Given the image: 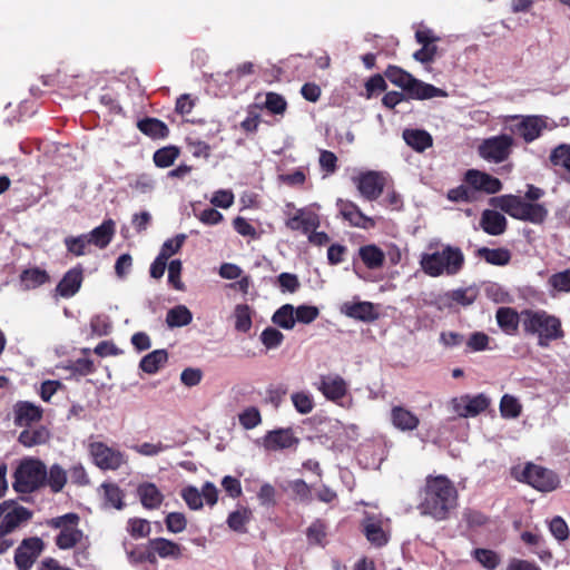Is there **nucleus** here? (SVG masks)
Listing matches in <instances>:
<instances>
[{"label": "nucleus", "mask_w": 570, "mask_h": 570, "mask_svg": "<svg viewBox=\"0 0 570 570\" xmlns=\"http://www.w3.org/2000/svg\"><path fill=\"white\" fill-rule=\"evenodd\" d=\"M320 316L318 307L314 305L302 304L295 307L296 323L311 324Z\"/></svg>", "instance_id": "nucleus-52"}, {"label": "nucleus", "mask_w": 570, "mask_h": 570, "mask_svg": "<svg viewBox=\"0 0 570 570\" xmlns=\"http://www.w3.org/2000/svg\"><path fill=\"white\" fill-rule=\"evenodd\" d=\"M511 475L519 482L527 483L540 492H551L560 484L557 473L531 462L527 463L523 468H512Z\"/></svg>", "instance_id": "nucleus-6"}, {"label": "nucleus", "mask_w": 570, "mask_h": 570, "mask_svg": "<svg viewBox=\"0 0 570 570\" xmlns=\"http://www.w3.org/2000/svg\"><path fill=\"white\" fill-rule=\"evenodd\" d=\"M265 107L272 114L282 115L287 107L285 98L276 92H268L265 99Z\"/></svg>", "instance_id": "nucleus-61"}, {"label": "nucleus", "mask_w": 570, "mask_h": 570, "mask_svg": "<svg viewBox=\"0 0 570 570\" xmlns=\"http://www.w3.org/2000/svg\"><path fill=\"white\" fill-rule=\"evenodd\" d=\"M361 196L370 202L376 200L383 193L385 175L382 171L366 170L352 178Z\"/></svg>", "instance_id": "nucleus-13"}, {"label": "nucleus", "mask_w": 570, "mask_h": 570, "mask_svg": "<svg viewBox=\"0 0 570 570\" xmlns=\"http://www.w3.org/2000/svg\"><path fill=\"white\" fill-rule=\"evenodd\" d=\"M45 550V543L39 537L26 538L14 551V563L18 570H30Z\"/></svg>", "instance_id": "nucleus-14"}, {"label": "nucleus", "mask_w": 570, "mask_h": 570, "mask_svg": "<svg viewBox=\"0 0 570 570\" xmlns=\"http://www.w3.org/2000/svg\"><path fill=\"white\" fill-rule=\"evenodd\" d=\"M47 466L38 458L22 459L13 472L12 488L17 493L30 494L46 487Z\"/></svg>", "instance_id": "nucleus-5"}, {"label": "nucleus", "mask_w": 570, "mask_h": 570, "mask_svg": "<svg viewBox=\"0 0 570 570\" xmlns=\"http://www.w3.org/2000/svg\"><path fill=\"white\" fill-rule=\"evenodd\" d=\"M480 226L488 235L499 236L507 229V218L497 210L484 209L481 214Z\"/></svg>", "instance_id": "nucleus-26"}, {"label": "nucleus", "mask_w": 570, "mask_h": 570, "mask_svg": "<svg viewBox=\"0 0 570 570\" xmlns=\"http://www.w3.org/2000/svg\"><path fill=\"white\" fill-rule=\"evenodd\" d=\"M137 127L144 135L153 139H164L169 135L168 126L157 118L140 119Z\"/></svg>", "instance_id": "nucleus-32"}, {"label": "nucleus", "mask_w": 570, "mask_h": 570, "mask_svg": "<svg viewBox=\"0 0 570 570\" xmlns=\"http://www.w3.org/2000/svg\"><path fill=\"white\" fill-rule=\"evenodd\" d=\"M549 530L558 541H564L569 538V528L567 522L559 515L553 517L549 522Z\"/></svg>", "instance_id": "nucleus-62"}, {"label": "nucleus", "mask_w": 570, "mask_h": 570, "mask_svg": "<svg viewBox=\"0 0 570 570\" xmlns=\"http://www.w3.org/2000/svg\"><path fill=\"white\" fill-rule=\"evenodd\" d=\"M464 181L473 189L487 194H497L502 189V183L499 178L478 169L466 170Z\"/></svg>", "instance_id": "nucleus-16"}, {"label": "nucleus", "mask_w": 570, "mask_h": 570, "mask_svg": "<svg viewBox=\"0 0 570 570\" xmlns=\"http://www.w3.org/2000/svg\"><path fill=\"white\" fill-rule=\"evenodd\" d=\"M92 462L102 471H116L127 463V455L118 448L97 441L89 444Z\"/></svg>", "instance_id": "nucleus-11"}, {"label": "nucleus", "mask_w": 570, "mask_h": 570, "mask_svg": "<svg viewBox=\"0 0 570 570\" xmlns=\"http://www.w3.org/2000/svg\"><path fill=\"white\" fill-rule=\"evenodd\" d=\"M521 324L525 334L538 337L540 347H548L552 341L564 335L560 318L544 309H523Z\"/></svg>", "instance_id": "nucleus-2"}, {"label": "nucleus", "mask_w": 570, "mask_h": 570, "mask_svg": "<svg viewBox=\"0 0 570 570\" xmlns=\"http://www.w3.org/2000/svg\"><path fill=\"white\" fill-rule=\"evenodd\" d=\"M549 285L559 292H570V267L549 277Z\"/></svg>", "instance_id": "nucleus-60"}, {"label": "nucleus", "mask_w": 570, "mask_h": 570, "mask_svg": "<svg viewBox=\"0 0 570 570\" xmlns=\"http://www.w3.org/2000/svg\"><path fill=\"white\" fill-rule=\"evenodd\" d=\"M306 537L309 544H321L326 537L325 524L321 520H315L306 530Z\"/></svg>", "instance_id": "nucleus-56"}, {"label": "nucleus", "mask_w": 570, "mask_h": 570, "mask_svg": "<svg viewBox=\"0 0 570 570\" xmlns=\"http://www.w3.org/2000/svg\"><path fill=\"white\" fill-rule=\"evenodd\" d=\"M33 512L20 505L14 500H4L0 503V538L12 533L22 524L27 523Z\"/></svg>", "instance_id": "nucleus-9"}, {"label": "nucleus", "mask_w": 570, "mask_h": 570, "mask_svg": "<svg viewBox=\"0 0 570 570\" xmlns=\"http://www.w3.org/2000/svg\"><path fill=\"white\" fill-rule=\"evenodd\" d=\"M341 313L350 318L364 323H371L379 318V313L375 308V305L366 301L345 302L341 306Z\"/></svg>", "instance_id": "nucleus-19"}, {"label": "nucleus", "mask_w": 570, "mask_h": 570, "mask_svg": "<svg viewBox=\"0 0 570 570\" xmlns=\"http://www.w3.org/2000/svg\"><path fill=\"white\" fill-rule=\"evenodd\" d=\"M193 321V314L185 305H176L168 309L166 324L169 328L187 326Z\"/></svg>", "instance_id": "nucleus-40"}, {"label": "nucleus", "mask_w": 570, "mask_h": 570, "mask_svg": "<svg viewBox=\"0 0 570 570\" xmlns=\"http://www.w3.org/2000/svg\"><path fill=\"white\" fill-rule=\"evenodd\" d=\"M314 386L320 391L323 396L343 407H348L352 404L350 399L347 402L344 401L348 385L346 381L338 374H326L321 375L318 381L314 383Z\"/></svg>", "instance_id": "nucleus-12"}, {"label": "nucleus", "mask_w": 570, "mask_h": 570, "mask_svg": "<svg viewBox=\"0 0 570 570\" xmlns=\"http://www.w3.org/2000/svg\"><path fill=\"white\" fill-rule=\"evenodd\" d=\"M165 524L169 532L176 534L186 529L187 520L180 512H169L165 518Z\"/></svg>", "instance_id": "nucleus-59"}, {"label": "nucleus", "mask_w": 570, "mask_h": 570, "mask_svg": "<svg viewBox=\"0 0 570 570\" xmlns=\"http://www.w3.org/2000/svg\"><path fill=\"white\" fill-rule=\"evenodd\" d=\"M473 557L488 570L495 569L500 563L499 556L489 549L478 548L473 551Z\"/></svg>", "instance_id": "nucleus-51"}, {"label": "nucleus", "mask_w": 570, "mask_h": 570, "mask_svg": "<svg viewBox=\"0 0 570 570\" xmlns=\"http://www.w3.org/2000/svg\"><path fill=\"white\" fill-rule=\"evenodd\" d=\"M466 404L464 405L465 412L470 416H475L481 412L485 411L490 405V400L484 394H478L474 396L465 395Z\"/></svg>", "instance_id": "nucleus-46"}, {"label": "nucleus", "mask_w": 570, "mask_h": 570, "mask_svg": "<svg viewBox=\"0 0 570 570\" xmlns=\"http://www.w3.org/2000/svg\"><path fill=\"white\" fill-rule=\"evenodd\" d=\"M298 443L292 429H276L268 431L263 438V446L267 451H279L289 449Z\"/></svg>", "instance_id": "nucleus-20"}, {"label": "nucleus", "mask_w": 570, "mask_h": 570, "mask_svg": "<svg viewBox=\"0 0 570 570\" xmlns=\"http://www.w3.org/2000/svg\"><path fill=\"white\" fill-rule=\"evenodd\" d=\"M291 401L296 412L302 415L309 414L315 407L313 394L306 390L292 393Z\"/></svg>", "instance_id": "nucleus-42"}, {"label": "nucleus", "mask_w": 570, "mask_h": 570, "mask_svg": "<svg viewBox=\"0 0 570 570\" xmlns=\"http://www.w3.org/2000/svg\"><path fill=\"white\" fill-rule=\"evenodd\" d=\"M168 361L166 350H155L146 354L139 362V368L147 374H155Z\"/></svg>", "instance_id": "nucleus-35"}, {"label": "nucleus", "mask_w": 570, "mask_h": 570, "mask_svg": "<svg viewBox=\"0 0 570 570\" xmlns=\"http://www.w3.org/2000/svg\"><path fill=\"white\" fill-rule=\"evenodd\" d=\"M498 326L507 335H515L521 322V313L519 314L512 307H499L495 313Z\"/></svg>", "instance_id": "nucleus-28"}, {"label": "nucleus", "mask_w": 570, "mask_h": 570, "mask_svg": "<svg viewBox=\"0 0 570 570\" xmlns=\"http://www.w3.org/2000/svg\"><path fill=\"white\" fill-rule=\"evenodd\" d=\"M127 531L134 539H140L148 537L151 528L146 519L131 518L127 522Z\"/></svg>", "instance_id": "nucleus-50"}, {"label": "nucleus", "mask_w": 570, "mask_h": 570, "mask_svg": "<svg viewBox=\"0 0 570 570\" xmlns=\"http://www.w3.org/2000/svg\"><path fill=\"white\" fill-rule=\"evenodd\" d=\"M68 480V472L58 463L47 469L46 487H49L52 493H59L65 488Z\"/></svg>", "instance_id": "nucleus-39"}, {"label": "nucleus", "mask_w": 570, "mask_h": 570, "mask_svg": "<svg viewBox=\"0 0 570 570\" xmlns=\"http://www.w3.org/2000/svg\"><path fill=\"white\" fill-rule=\"evenodd\" d=\"M66 249L72 256L79 257L86 255L87 247L90 245L86 234L78 236H67L63 239Z\"/></svg>", "instance_id": "nucleus-45"}, {"label": "nucleus", "mask_w": 570, "mask_h": 570, "mask_svg": "<svg viewBox=\"0 0 570 570\" xmlns=\"http://www.w3.org/2000/svg\"><path fill=\"white\" fill-rule=\"evenodd\" d=\"M186 239V234H177L175 237L166 239L161 245L159 255H164V258L168 259L171 255L180 250Z\"/></svg>", "instance_id": "nucleus-53"}, {"label": "nucleus", "mask_w": 570, "mask_h": 570, "mask_svg": "<svg viewBox=\"0 0 570 570\" xmlns=\"http://www.w3.org/2000/svg\"><path fill=\"white\" fill-rule=\"evenodd\" d=\"M43 410L29 401H18L13 405V422L17 426L29 428L42 419Z\"/></svg>", "instance_id": "nucleus-17"}, {"label": "nucleus", "mask_w": 570, "mask_h": 570, "mask_svg": "<svg viewBox=\"0 0 570 570\" xmlns=\"http://www.w3.org/2000/svg\"><path fill=\"white\" fill-rule=\"evenodd\" d=\"M403 138L416 151H424L433 142L431 135L421 129H406L403 131Z\"/></svg>", "instance_id": "nucleus-37"}, {"label": "nucleus", "mask_w": 570, "mask_h": 570, "mask_svg": "<svg viewBox=\"0 0 570 570\" xmlns=\"http://www.w3.org/2000/svg\"><path fill=\"white\" fill-rule=\"evenodd\" d=\"M337 207L342 217L347 220L351 226L364 229L374 226L373 219L363 214L360 207L353 202L338 199Z\"/></svg>", "instance_id": "nucleus-21"}, {"label": "nucleus", "mask_w": 570, "mask_h": 570, "mask_svg": "<svg viewBox=\"0 0 570 570\" xmlns=\"http://www.w3.org/2000/svg\"><path fill=\"white\" fill-rule=\"evenodd\" d=\"M384 75L393 85L400 87L405 92L414 78L411 73L396 66H389Z\"/></svg>", "instance_id": "nucleus-44"}, {"label": "nucleus", "mask_w": 570, "mask_h": 570, "mask_svg": "<svg viewBox=\"0 0 570 570\" xmlns=\"http://www.w3.org/2000/svg\"><path fill=\"white\" fill-rule=\"evenodd\" d=\"M115 233L116 224L112 219L108 218L91 232L86 233V236L90 245H95L99 249H104L111 243Z\"/></svg>", "instance_id": "nucleus-25"}, {"label": "nucleus", "mask_w": 570, "mask_h": 570, "mask_svg": "<svg viewBox=\"0 0 570 570\" xmlns=\"http://www.w3.org/2000/svg\"><path fill=\"white\" fill-rule=\"evenodd\" d=\"M80 518L75 512H69L56 518L48 519L46 525L59 530L55 542L60 550L76 548L83 537L82 530L78 528Z\"/></svg>", "instance_id": "nucleus-7"}, {"label": "nucleus", "mask_w": 570, "mask_h": 570, "mask_svg": "<svg viewBox=\"0 0 570 570\" xmlns=\"http://www.w3.org/2000/svg\"><path fill=\"white\" fill-rule=\"evenodd\" d=\"M104 504L108 508L121 510L125 507L124 491L115 483H104Z\"/></svg>", "instance_id": "nucleus-41"}, {"label": "nucleus", "mask_w": 570, "mask_h": 570, "mask_svg": "<svg viewBox=\"0 0 570 570\" xmlns=\"http://www.w3.org/2000/svg\"><path fill=\"white\" fill-rule=\"evenodd\" d=\"M151 549L157 558L170 560H179L185 550L179 543L163 537L151 539Z\"/></svg>", "instance_id": "nucleus-27"}, {"label": "nucleus", "mask_w": 570, "mask_h": 570, "mask_svg": "<svg viewBox=\"0 0 570 570\" xmlns=\"http://www.w3.org/2000/svg\"><path fill=\"white\" fill-rule=\"evenodd\" d=\"M82 281L83 268L81 265H77L65 273L56 286V294L63 298H70L79 292Z\"/></svg>", "instance_id": "nucleus-18"}, {"label": "nucleus", "mask_w": 570, "mask_h": 570, "mask_svg": "<svg viewBox=\"0 0 570 570\" xmlns=\"http://www.w3.org/2000/svg\"><path fill=\"white\" fill-rule=\"evenodd\" d=\"M522 406L517 397L504 394L500 402V413L504 419H515L521 414Z\"/></svg>", "instance_id": "nucleus-47"}, {"label": "nucleus", "mask_w": 570, "mask_h": 570, "mask_svg": "<svg viewBox=\"0 0 570 570\" xmlns=\"http://www.w3.org/2000/svg\"><path fill=\"white\" fill-rule=\"evenodd\" d=\"M240 425L246 430H252L261 424L262 416L257 407L249 406L238 415Z\"/></svg>", "instance_id": "nucleus-54"}, {"label": "nucleus", "mask_w": 570, "mask_h": 570, "mask_svg": "<svg viewBox=\"0 0 570 570\" xmlns=\"http://www.w3.org/2000/svg\"><path fill=\"white\" fill-rule=\"evenodd\" d=\"M272 323L285 331H292L296 325L295 306L287 303L278 307L272 315Z\"/></svg>", "instance_id": "nucleus-34"}, {"label": "nucleus", "mask_w": 570, "mask_h": 570, "mask_svg": "<svg viewBox=\"0 0 570 570\" xmlns=\"http://www.w3.org/2000/svg\"><path fill=\"white\" fill-rule=\"evenodd\" d=\"M358 256L368 269H379L385 262L384 252L374 244L361 246Z\"/></svg>", "instance_id": "nucleus-31"}, {"label": "nucleus", "mask_w": 570, "mask_h": 570, "mask_svg": "<svg viewBox=\"0 0 570 570\" xmlns=\"http://www.w3.org/2000/svg\"><path fill=\"white\" fill-rule=\"evenodd\" d=\"M181 498L189 509L199 510L203 508L200 491L194 485H188L181 490Z\"/></svg>", "instance_id": "nucleus-57"}, {"label": "nucleus", "mask_w": 570, "mask_h": 570, "mask_svg": "<svg viewBox=\"0 0 570 570\" xmlns=\"http://www.w3.org/2000/svg\"><path fill=\"white\" fill-rule=\"evenodd\" d=\"M141 505L147 510H157L165 499L163 492L153 482H142L136 489Z\"/></svg>", "instance_id": "nucleus-23"}, {"label": "nucleus", "mask_w": 570, "mask_h": 570, "mask_svg": "<svg viewBox=\"0 0 570 570\" xmlns=\"http://www.w3.org/2000/svg\"><path fill=\"white\" fill-rule=\"evenodd\" d=\"M406 94L410 98L416 100H426L435 97H446L448 94L441 88H438L431 83H426L416 78H413L411 86L407 88Z\"/></svg>", "instance_id": "nucleus-29"}, {"label": "nucleus", "mask_w": 570, "mask_h": 570, "mask_svg": "<svg viewBox=\"0 0 570 570\" xmlns=\"http://www.w3.org/2000/svg\"><path fill=\"white\" fill-rule=\"evenodd\" d=\"M261 342L268 350H275L282 345L284 341V334L274 326H268L261 333Z\"/></svg>", "instance_id": "nucleus-49"}, {"label": "nucleus", "mask_w": 570, "mask_h": 570, "mask_svg": "<svg viewBox=\"0 0 570 570\" xmlns=\"http://www.w3.org/2000/svg\"><path fill=\"white\" fill-rule=\"evenodd\" d=\"M50 439V431L43 426L39 425L36 428H26L20 432L18 436V441L26 448H32L36 445L45 444Z\"/></svg>", "instance_id": "nucleus-30"}, {"label": "nucleus", "mask_w": 570, "mask_h": 570, "mask_svg": "<svg viewBox=\"0 0 570 570\" xmlns=\"http://www.w3.org/2000/svg\"><path fill=\"white\" fill-rule=\"evenodd\" d=\"M490 337L483 332H474L466 341V346L471 352H481L489 348Z\"/></svg>", "instance_id": "nucleus-64"}, {"label": "nucleus", "mask_w": 570, "mask_h": 570, "mask_svg": "<svg viewBox=\"0 0 570 570\" xmlns=\"http://www.w3.org/2000/svg\"><path fill=\"white\" fill-rule=\"evenodd\" d=\"M490 205L499 208L514 219L528 222L534 225L544 223L549 210L543 204L531 203L521 196L508 194L490 199Z\"/></svg>", "instance_id": "nucleus-4"}, {"label": "nucleus", "mask_w": 570, "mask_h": 570, "mask_svg": "<svg viewBox=\"0 0 570 570\" xmlns=\"http://www.w3.org/2000/svg\"><path fill=\"white\" fill-rule=\"evenodd\" d=\"M464 261L461 248L448 244L442 245L441 249L423 253L420 265L422 271L431 277L454 276L463 268Z\"/></svg>", "instance_id": "nucleus-3"}, {"label": "nucleus", "mask_w": 570, "mask_h": 570, "mask_svg": "<svg viewBox=\"0 0 570 570\" xmlns=\"http://www.w3.org/2000/svg\"><path fill=\"white\" fill-rule=\"evenodd\" d=\"M169 448H170L169 445L164 444L161 442H157V443L144 442L141 444L134 445L131 449L135 452H137L138 454L144 455V456H156V455L160 454L161 452H165Z\"/></svg>", "instance_id": "nucleus-58"}, {"label": "nucleus", "mask_w": 570, "mask_h": 570, "mask_svg": "<svg viewBox=\"0 0 570 570\" xmlns=\"http://www.w3.org/2000/svg\"><path fill=\"white\" fill-rule=\"evenodd\" d=\"M235 328L238 332L247 333L252 327V312L246 304H238L235 307Z\"/></svg>", "instance_id": "nucleus-48"}, {"label": "nucleus", "mask_w": 570, "mask_h": 570, "mask_svg": "<svg viewBox=\"0 0 570 570\" xmlns=\"http://www.w3.org/2000/svg\"><path fill=\"white\" fill-rule=\"evenodd\" d=\"M361 527L363 534L372 546L382 548L387 544L390 534L383 529V522L379 515L366 512Z\"/></svg>", "instance_id": "nucleus-15"}, {"label": "nucleus", "mask_w": 570, "mask_h": 570, "mask_svg": "<svg viewBox=\"0 0 570 570\" xmlns=\"http://www.w3.org/2000/svg\"><path fill=\"white\" fill-rule=\"evenodd\" d=\"M277 285L282 293H295L299 288L298 278L292 273H281L277 276Z\"/></svg>", "instance_id": "nucleus-63"}, {"label": "nucleus", "mask_w": 570, "mask_h": 570, "mask_svg": "<svg viewBox=\"0 0 570 570\" xmlns=\"http://www.w3.org/2000/svg\"><path fill=\"white\" fill-rule=\"evenodd\" d=\"M180 150L178 147L169 145L159 148L154 154V163L159 168H167L171 166L175 160L179 157Z\"/></svg>", "instance_id": "nucleus-43"}, {"label": "nucleus", "mask_w": 570, "mask_h": 570, "mask_svg": "<svg viewBox=\"0 0 570 570\" xmlns=\"http://www.w3.org/2000/svg\"><path fill=\"white\" fill-rule=\"evenodd\" d=\"M285 225L292 230H299L307 235L320 226V218L314 212L301 208L287 218Z\"/></svg>", "instance_id": "nucleus-22"}, {"label": "nucleus", "mask_w": 570, "mask_h": 570, "mask_svg": "<svg viewBox=\"0 0 570 570\" xmlns=\"http://www.w3.org/2000/svg\"><path fill=\"white\" fill-rule=\"evenodd\" d=\"M390 420L392 425L402 432L413 431L420 424L417 415L402 405L392 406Z\"/></svg>", "instance_id": "nucleus-24"}, {"label": "nucleus", "mask_w": 570, "mask_h": 570, "mask_svg": "<svg viewBox=\"0 0 570 570\" xmlns=\"http://www.w3.org/2000/svg\"><path fill=\"white\" fill-rule=\"evenodd\" d=\"M515 121L510 126V131L520 136L527 144H530L541 137L544 130H552L557 127L554 120L547 116L539 115H514L509 117Z\"/></svg>", "instance_id": "nucleus-8"}, {"label": "nucleus", "mask_w": 570, "mask_h": 570, "mask_svg": "<svg viewBox=\"0 0 570 570\" xmlns=\"http://www.w3.org/2000/svg\"><path fill=\"white\" fill-rule=\"evenodd\" d=\"M456 503L458 491L448 476L429 475L426 478L419 504L422 514L430 515L436 521H443L449 518Z\"/></svg>", "instance_id": "nucleus-1"}, {"label": "nucleus", "mask_w": 570, "mask_h": 570, "mask_svg": "<svg viewBox=\"0 0 570 570\" xmlns=\"http://www.w3.org/2000/svg\"><path fill=\"white\" fill-rule=\"evenodd\" d=\"M252 518V510L249 508L242 507L228 514L226 523L230 530L238 533H246L247 524L250 522Z\"/></svg>", "instance_id": "nucleus-36"}, {"label": "nucleus", "mask_w": 570, "mask_h": 570, "mask_svg": "<svg viewBox=\"0 0 570 570\" xmlns=\"http://www.w3.org/2000/svg\"><path fill=\"white\" fill-rule=\"evenodd\" d=\"M476 257L484 259L490 265L505 266L511 261V253L507 248L480 247L475 252Z\"/></svg>", "instance_id": "nucleus-33"}, {"label": "nucleus", "mask_w": 570, "mask_h": 570, "mask_svg": "<svg viewBox=\"0 0 570 570\" xmlns=\"http://www.w3.org/2000/svg\"><path fill=\"white\" fill-rule=\"evenodd\" d=\"M111 322L107 315L98 314L91 317L90 328L95 336H106L111 332Z\"/></svg>", "instance_id": "nucleus-55"}, {"label": "nucleus", "mask_w": 570, "mask_h": 570, "mask_svg": "<svg viewBox=\"0 0 570 570\" xmlns=\"http://www.w3.org/2000/svg\"><path fill=\"white\" fill-rule=\"evenodd\" d=\"M514 145L512 136L501 134L484 139L478 147L480 157L489 163L500 164L505 161Z\"/></svg>", "instance_id": "nucleus-10"}, {"label": "nucleus", "mask_w": 570, "mask_h": 570, "mask_svg": "<svg viewBox=\"0 0 570 570\" xmlns=\"http://www.w3.org/2000/svg\"><path fill=\"white\" fill-rule=\"evenodd\" d=\"M49 279L50 277L47 271L40 267L28 268L20 274V282L24 289L37 288L49 282Z\"/></svg>", "instance_id": "nucleus-38"}]
</instances>
